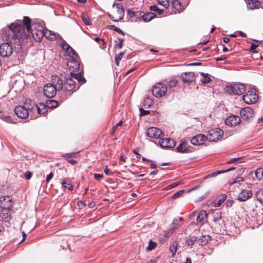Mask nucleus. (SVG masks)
<instances>
[{
  "instance_id": "nucleus-1",
  "label": "nucleus",
  "mask_w": 263,
  "mask_h": 263,
  "mask_svg": "<svg viewBox=\"0 0 263 263\" xmlns=\"http://www.w3.org/2000/svg\"><path fill=\"white\" fill-rule=\"evenodd\" d=\"M24 25L26 26L27 31L30 32L32 24H31V19L28 16L24 17L23 24L14 22L3 29V31L6 30V40L11 43L17 44L20 46L27 43L29 38L27 34Z\"/></svg>"
},
{
  "instance_id": "nucleus-2",
  "label": "nucleus",
  "mask_w": 263,
  "mask_h": 263,
  "mask_svg": "<svg viewBox=\"0 0 263 263\" xmlns=\"http://www.w3.org/2000/svg\"><path fill=\"white\" fill-rule=\"evenodd\" d=\"M30 31H31L33 38L37 42L41 41L45 35L43 26L38 23L32 24V28Z\"/></svg>"
},
{
  "instance_id": "nucleus-3",
  "label": "nucleus",
  "mask_w": 263,
  "mask_h": 263,
  "mask_svg": "<svg viewBox=\"0 0 263 263\" xmlns=\"http://www.w3.org/2000/svg\"><path fill=\"white\" fill-rule=\"evenodd\" d=\"M224 90L231 95H240L245 91L246 88L243 84H235L225 86Z\"/></svg>"
},
{
  "instance_id": "nucleus-4",
  "label": "nucleus",
  "mask_w": 263,
  "mask_h": 263,
  "mask_svg": "<svg viewBox=\"0 0 263 263\" xmlns=\"http://www.w3.org/2000/svg\"><path fill=\"white\" fill-rule=\"evenodd\" d=\"M8 42V41L7 40ZM14 44L13 43H11L9 42L7 43H4L0 45V55L3 57H8L10 56L13 53V48L12 45L10 44ZM18 46V48H21L22 46L18 45L17 44H15Z\"/></svg>"
},
{
  "instance_id": "nucleus-5",
  "label": "nucleus",
  "mask_w": 263,
  "mask_h": 263,
  "mask_svg": "<svg viewBox=\"0 0 263 263\" xmlns=\"http://www.w3.org/2000/svg\"><path fill=\"white\" fill-rule=\"evenodd\" d=\"M167 91V87L165 84L161 83L156 84L152 89V93L157 98H161L165 95Z\"/></svg>"
},
{
  "instance_id": "nucleus-6",
  "label": "nucleus",
  "mask_w": 263,
  "mask_h": 263,
  "mask_svg": "<svg viewBox=\"0 0 263 263\" xmlns=\"http://www.w3.org/2000/svg\"><path fill=\"white\" fill-rule=\"evenodd\" d=\"M223 132L220 128H217L209 130L208 136V140L210 141L215 142L221 139Z\"/></svg>"
},
{
  "instance_id": "nucleus-7",
  "label": "nucleus",
  "mask_w": 263,
  "mask_h": 263,
  "mask_svg": "<svg viewBox=\"0 0 263 263\" xmlns=\"http://www.w3.org/2000/svg\"><path fill=\"white\" fill-rule=\"evenodd\" d=\"M145 135L151 138L154 139H161L162 137L164 136L160 129L155 127H151L147 129Z\"/></svg>"
},
{
  "instance_id": "nucleus-8",
  "label": "nucleus",
  "mask_w": 263,
  "mask_h": 263,
  "mask_svg": "<svg viewBox=\"0 0 263 263\" xmlns=\"http://www.w3.org/2000/svg\"><path fill=\"white\" fill-rule=\"evenodd\" d=\"M243 100L246 104H254L258 100V95L253 91H248L243 96Z\"/></svg>"
},
{
  "instance_id": "nucleus-9",
  "label": "nucleus",
  "mask_w": 263,
  "mask_h": 263,
  "mask_svg": "<svg viewBox=\"0 0 263 263\" xmlns=\"http://www.w3.org/2000/svg\"><path fill=\"white\" fill-rule=\"evenodd\" d=\"M43 91L45 96L47 98H51L55 96L57 91H58L52 84L47 83L44 85Z\"/></svg>"
},
{
  "instance_id": "nucleus-10",
  "label": "nucleus",
  "mask_w": 263,
  "mask_h": 263,
  "mask_svg": "<svg viewBox=\"0 0 263 263\" xmlns=\"http://www.w3.org/2000/svg\"><path fill=\"white\" fill-rule=\"evenodd\" d=\"M76 82L70 77L66 78L63 84V88L67 91H73L76 90Z\"/></svg>"
},
{
  "instance_id": "nucleus-11",
  "label": "nucleus",
  "mask_w": 263,
  "mask_h": 263,
  "mask_svg": "<svg viewBox=\"0 0 263 263\" xmlns=\"http://www.w3.org/2000/svg\"><path fill=\"white\" fill-rule=\"evenodd\" d=\"M208 140V137L203 134H198L193 136L191 139V142L194 145H202Z\"/></svg>"
},
{
  "instance_id": "nucleus-12",
  "label": "nucleus",
  "mask_w": 263,
  "mask_h": 263,
  "mask_svg": "<svg viewBox=\"0 0 263 263\" xmlns=\"http://www.w3.org/2000/svg\"><path fill=\"white\" fill-rule=\"evenodd\" d=\"M51 84L56 88L58 91L62 90L63 88V82L62 79L58 76H52Z\"/></svg>"
},
{
  "instance_id": "nucleus-13",
  "label": "nucleus",
  "mask_w": 263,
  "mask_h": 263,
  "mask_svg": "<svg viewBox=\"0 0 263 263\" xmlns=\"http://www.w3.org/2000/svg\"><path fill=\"white\" fill-rule=\"evenodd\" d=\"M16 115L22 119H26L28 117L29 111L24 106H17L14 109Z\"/></svg>"
},
{
  "instance_id": "nucleus-14",
  "label": "nucleus",
  "mask_w": 263,
  "mask_h": 263,
  "mask_svg": "<svg viewBox=\"0 0 263 263\" xmlns=\"http://www.w3.org/2000/svg\"><path fill=\"white\" fill-rule=\"evenodd\" d=\"M78 58H71L67 63V66L70 70V72H78L80 70V66L79 61L77 60Z\"/></svg>"
},
{
  "instance_id": "nucleus-15",
  "label": "nucleus",
  "mask_w": 263,
  "mask_h": 263,
  "mask_svg": "<svg viewBox=\"0 0 263 263\" xmlns=\"http://www.w3.org/2000/svg\"><path fill=\"white\" fill-rule=\"evenodd\" d=\"M61 46L64 50L71 58H79L77 52L65 41H63Z\"/></svg>"
},
{
  "instance_id": "nucleus-16",
  "label": "nucleus",
  "mask_w": 263,
  "mask_h": 263,
  "mask_svg": "<svg viewBox=\"0 0 263 263\" xmlns=\"http://www.w3.org/2000/svg\"><path fill=\"white\" fill-rule=\"evenodd\" d=\"M240 118L239 116L231 115L227 117L225 120L226 124L230 126H235L239 123Z\"/></svg>"
},
{
  "instance_id": "nucleus-17",
  "label": "nucleus",
  "mask_w": 263,
  "mask_h": 263,
  "mask_svg": "<svg viewBox=\"0 0 263 263\" xmlns=\"http://www.w3.org/2000/svg\"><path fill=\"white\" fill-rule=\"evenodd\" d=\"M12 206L11 199L9 196H2L0 197V208L11 209Z\"/></svg>"
},
{
  "instance_id": "nucleus-18",
  "label": "nucleus",
  "mask_w": 263,
  "mask_h": 263,
  "mask_svg": "<svg viewBox=\"0 0 263 263\" xmlns=\"http://www.w3.org/2000/svg\"><path fill=\"white\" fill-rule=\"evenodd\" d=\"M240 114L242 119L247 120L253 117L254 111L251 108L247 107L242 108Z\"/></svg>"
},
{
  "instance_id": "nucleus-19",
  "label": "nucleus",
  "mask_w": 263,
  "mask_h": 263,
  "mask_svg": "<svg viewBox=\"0 0 263 263\" xmlns=\"http://www.w3.org/2000/svg\"><path fill=\"white\" fill-rule=\"evenodd\" d=\"M159 144L162 148H170L174 147L175 145V141L169 138L162 139L159 140Z\"/></svg>"
},
{
  "instance_id": "nucleus-20",
  "label": "nucleus",
  "mask_w": 263,
  "mask_h": 263,
  "mask_svg": "<svg viewBox=\"0 0 263 263\" xmlns=\"http://www.w3.org/2000/svg\"><path fill=\"white\" fill-rule=\"evenodd\" d=\"M113 7H115L117 11L115 15L116 16V22H118L123 18L124 11L123 7L119 4H114Z\"/></svg>"
},
{
  "instance_id": "nucleus-21",
  "label": "nucleus",
  "mask_w": 263,
  "mask_h": 263,
  "mask_svg": "<svg viewBox=\"0 0 263 263\" xmlns=\"http://www.w3.org/2000/svg\"><path fill=\"white\" fill-rule=\"evenodd\" d=\"M252 196V193L251 191L242 190L238 196V200L240 201H245Z\"/></svg>"
},
{
  "instance_id": "nucleus-22",
  "label": "nucleus",
  "mask_w": 263,
  "mask_h": 263,
  "mask_svg": "<svg viewBox=\"0 0 263 263\" xmlns=\"http://www.w3.org/2000/svg\"><path fill=\"white\" fill-rule=\"evenodd\" d=\"M195 76L194 72H187L182 73L181 77L182 82L183 83H187L191 82L193 81Z\"/></svg>"
},
{
  "instance_id": "nucleus-23",
  "label": "nucleus",
  "mask_w": 263,
  "mask_h": 263,
  "mask_svg": "<svg viewBox=\"0 0 263 263\" xmlns=\"http://www.w3.org/2000/svg\"><path fill=\"white\" fill-rule=\"evenodd\" d=\"M127 13L129 17L133 18L135 21H137L138 19H140L141 17V14L143 12L139 11H134L132 10L128 9Z\"/></svg>"
},
{
  "instance_id": "nucleus-24",
  "label": "nucleus",
  "mask_w": 263,
  "mask_h": 263,
  "mask_svg": "<svg viewBox=\"0 0 263 263\" xmlns=\"http://www.w3.org/2000/svg\"><path fill=\"white\" fill-rule=\"evenodd\" d=\"M44 36L51 41H54L59 37V34L48 29H44Z\"/></svg>"
},
{
  "instance_id": "nucleus-25",
  "label": "nucleus",
  "mask_w": 263,
  "mask_h": 263,
  "mask_svg": "<svg viewBox=\"0 0 263 263\" xmlns=\"http://www.w3.org/2000/svg\"><path fill=\"white\" fill-rule=\"evenodd\" d=\"M208 216V214L205 211H200L196 218V221L198 223L202 225L206 221Z\"/></svg>"
},
{
  "instance_id": "nucleus-26",
  "label": "nucleus",
  "mask_w": 263,
  "mask_h": 263,
  "mask_svg": "<svg viewBox=\"0 0 263 263\" xmlns=\"http://www.w3.org/2000/svg\"><path fill=\"white\" fill-rule=\"evenodd\" d=\"M177 151L180 153H187L190 152L189 145L185 141L181 142L176 148Z\"/></svg>"
},
{
  "instance_id": "nucleus-27",
  "label": "nucleus",
  "mask_w": 263,
  "mask_h": 263,
  "mask_svg": "<svg viewBox=\"0 0 263 263\" xmlns=\"http://www.w3.org/2000/svg\"><path fill=\"white\" fill-rule=\"evenodd\" d=\"M81 71L79 70L78 72H70L71 77L72 79H75L78 82H82V83H84L86 82L85 78L81 73Z\"/></svg>"
},
{
  "instance_id": "nucleus-28",
  "label": "nucleus",
  "mask_w": 263,
  "mask_h": 263,
  "mask_svg": "<svg viewBox=\"0 0 263 263\" xmlns=\"http://www.w3.org/2000/svg\"><path fill=\"white\" fill-rule=\"evenodd\" d=\"M247 8L248 10H253L257 9L259 5L258 0H247Z\"/></svg>"
},
{
  "instance_id": "nucleus-29",
  "label": "nucleus",
  "mask_w": 263,
  "mask_h": 263,
  "mask_svg": "<svg viewBox=\"0 0 263 263\" xmlns=\"http://www.w3.org/2000/svg\"><path fill=\"white\" fill-rule=\"evenodd\" d=\"M211 240V237L208 235H202L200 237L198 236L197 243L201 246L206 245Z\"/></svg>"
},
{
  "instance_id": "nucleus-30",
  "label": "nucleus",
  "mask_w": 263,
  "mask_h": 263,
  "mask_svg": "<svg viewBox=\"0 0 263 263\" xmlns=\"http://www.w3.org/2000/svg\"><path fill=\"white\" fill-rule=\"evenodd\" d=\"M36 104L34 103L31 99H28L24 103V107L27 109V110L31 111L35 110Z\"/></svg>"
},
{
  "instance_id": "nucleus-31",
  "label": "nucleus",
  "mask_w": 263,
  "mask_h": 263,
  "mask_svg": "<svg viewBox=\"0 0 263 263\" xmlns=\"http://www.w3.org/2000/svg\"><path fill=\"white\" fill-rule=\"evenodd\" d=\"M10 209L2 208L0 215L2 218L6 221L10 219L11 214L10 213Z\"/></svg>"
},
{
  "instance_id": "nucleus-32",
  "label": "nucleus",
  "mask_w": 263,
  "mask_h": 263,
  "mask_svg": "<svg viewBox=\"0 0 263 263\" xmlns=\"http://www.w3.org/2000/svg\"><path fill=\"white\" fill-rule=\"evenodd\" d=\"M37 113L40 115H45L47 111V107L44 103H40L36 105V109Z\"/></svg>"
},
{
  "instance_id": "nucleus-33",
  "label": "nucleus",
  "mask_w": 263,
  "mask_h": 263,
  "mask_svg": "<svg viewBox=\"0 0 263 263\" xmlns=\"http://www.w3.org/2000/svg\"><path fill=\"white\" fill-rule=\"evenodd\" d=\"M155 17H156V15L155 14V13L151 12L145 13H143L141 14V17L142 18V20L145 22H148L151 21Z\"/></svg>"
},
{
  "instance_id": "nucleus-34",
  "label": "nucleus",
  "mask_w": 263,
  "mask_h": 263,
  "mask_svg": "<svg viewBox=\"0 0 263 263\" xmlns=\"http://www.w3.org/2000/svg\"><path fill=\"white\" fill-rule=\"evenodd\" d=\"M234 169V167H232V168H228V169H227V170H219V171H217L216 172H213V173H211L209 174H208L205 177V179L206 178H211V177H216L217 175L220 174H222V173H226V172H228Z\"/></svg>"
},
{
  "instance_id": "nucleus-35",
  "label": "nucleus",
  "mask_w": 263,
  "mask_h": 263,
  "mask_svg": "<svg viewBox=\"0 0 263 263\" xmlns=\"http://www.w3.org/2000/svg\"><path fill=\"white\" fill-rule=\"evenodd\" d=\"M197 239L198 236L195 235H190L188 238H186L185 243L186 245L189 246H192L195 243V242H197Z\"/></svg>"
},
{
  "instance_id": "nucleus-36",
  "label": "nucleus",
  "mask_w": 263,
  "mask_h": 263,
  "mask_svg": "<svg viewBox=\"0 0 263 263\" xmlns=\"http://www.w3.org/2000/svg\"><path fill=\"white\" fill-rule=\"evenodd\" d=\"M46 105L47 108H54L59 106V103L57 101L54 100H48L46 102Z\"/></svg>"
},
{
  "instance_id": "nucleus-37",
  "label": "nucleus",
  "mask_w": 263,
  "mask_h": 263,
  "mask_svg": "<svg viewBox=\"0 0 263 263\" xmlns=\"http://www.w3.org/2000/svg\"><path fill=\"white\" fill-rule=\"evenodd\" d=\"M62 186L68 189V190L71 191L73 190V186L71 184V182L68 179H65L62 182Z\"/></svg>"
},
{
  "instance_id": "nucleus-38",
  "label": "nucleus",
  "mask_w": 263,
  "mask_h": 263,
  "mask_svg": "<svg viewBox=\"0 0 263 263\" xmlns=\"http://www.w3.org/2000/svg\"><path fill=\"white\" fill-rule=\"evenodd\" d=\"M201 75L202 76V78H201L200 81L202 83L207 84L211 81V79L209 74L202 72L201 73Z\"/></svg>"
},
{
  "instance_id": "nucleus-39",
  "label": "nucleus",
  "mask_w": 263,
  "mask_h": 263,
  "mask_svg": "<svg viewBox=\"0 0 263 263\" xmlns=\"http://www.w3.org/2000/svg\"><path fill=\"white\" fill-rule=\"evenodd\" d=\"M257 200L260 203H263V189H261L257 191L255 195Z\"/></svg>"
},
{
  "instance_id": "nucleus-40",
  "label": "nucleus",
  "mask_w": 263,
  "mask_h": 263,
  "mask_svg": "<svg viewBox=\"0 0 263 263\" xmlns=\"http://www.w3.org/2000/svg\"><path fill=\"white\" fill-rule=\"evenodd\" d=\"M0 118L5 122L10 124H15V121L9 116H0Z\"/></svg>"
},
{
  "instance_id": "nucleus-41",
  "label": "nucleus",
  "mask_w": 263,
  "mask_h": 263,
  "mask_svg": "<svg viewBox=\"0 0 263 263\" xmlns=\"http://www.w3.org/2000/svg\"><path fill=\"white\" fill-rule=\"evenodd\" d=\"M227 196L226 194H223L221 198L216 200L214 202V205L215 207L219 206L227 199Z\"/></svg>"
},
{
  "instance_id": "nucleus-42",
  "label": "nucleus",
  "mask_w": 263,
  "mask_h": 263,
  "mask_svg": "<svg viewBox=\"0 0 263 263\" xmlns=\"http://www.w3.org/2000/svg\"><path fill=\"white\" fill-rule=\"evenodd\" d=\"M255 177L258 180H261L263 177V168H258L255 172Z\"/></svg>"
},
{
  "instance_id": "nucleus-43",
  "label": "nucleus",
  "mask_w": 263,
  "mask_h": 263,
  "mask_svg": "<svg viewBox=\"0 0 263 263\" xmlns=\"http://www.w3.org/2000/svg\"><path fill=\"white\" fill-rule=\"evenodd\" d=\"M149 10L151 11H153L155 12L158 13L159 14H162L164 11L163 9H159L157 6L156 5H152L149 7Z\"/></svg>"
},
{
  "instance_id": "nucleus-44",
  "label": "nucleus",
  "mask_w": 263,
  "mask_h": 263,
  "mask_svg": "<svg viewBox=\"0 0 263 263\" xmlns=\"http://www.w3.org/2000/svg\"><path fill=\"white\" fill-rule=\"evenodd\" d=\"M177 249V244L176 242H173L172 244L170 246V250L172 254V256H174Z\"/></svg>"
},
{
  "instance_id": "nucleus-45",
  "label": "nucleus",
  "mask_w": 263,
  "mask_h": 263,
  "mask_svg": "<svg viewBox=\"0 0 263 263\" xmlns=\"http://www.w3.org/2000/svg\"><path fill=\"white\" fill-rule=\"evenodd\" d=\"M181 184H182V182L181 181H177V182H173V183H171V184H170L169 185L165 187L164 190H171L173 188H174V187L177 186L178 185H179Z\"/></svg>"
},
{
  "instance_id": "nucleus-46",
  "label": "nucleus",
  "mask_w": 263,
  "mask_h": 263,
  "mask_svg": "<svg viewBox=\"0 0 263 263\" xmlns=\"http://www.w3.org/2000/svg\"><path fill=\"white\" fill-rule=\"evenodd\" d=\"M158 3L165 9L168 8L170 6L169 0H158Z\"/></svg>"
},
{
  "instance_id": "nucleus-47",
  "label": "nucleus",
  "mask_w": 263,
  "mask_h": 263,
  "mask_svg": "<svg viewBox=\"0 0 263 263\" xmlns=\"http://www.w3.org/2000/svg\"><path fill=\"white\" fill-rule=\"evenodd\" d=\"M109 29L117 32L118 33L124 35V32L119 28L117 27L115 25H110L109 27Z\"/></svg>"
},
{
  "instance_id": "nucleus-48",
  "label": "nucleus",
  "mask_w": 263,
  "mask_h": 263,
  "mask_svg": "<svg viewBox=\"0 0 263 263\" xmlns=\"http://www.w3.org/2000/svg\"><path fill=\"white\" fill-rule=\"evenodd\" d=\"M81 18L83 22L86 25H90L89 18L87 15H85L84 13H83L81 15Z\"/></svg>"
},
{
  "instance_id": "nucleus-49",
  "label": "nucleus",
  "mask_w": 263,
  "mask_h": 263,
  "mask_svg": "<svg viewBox=\"0 0 263 263\" xmlns=\"http://www.w3.org/2000/svg\"><path fill=\"white\" fill-rule=\"evenodd\" d=\"M157 246V243L155 242L150 240L148 243V245L146 248L148 251H151L154 249Z\"/></svg>"
},
{
  "instance_id": "nucleus-50",
  "label": "nucleus",
  "mask_w": 263,
  "mask_h": 263,
  "mask_svg": "<svg viewBox=\"0 0 263 263\" xmlns=\"http://www.w3.org/2000/svg\"><path fill=\"white\" fill-rule=\"evenodd\" d=\"M242 158H235L231 159L228 163H240L243 162Z\"/></svg>"
},
{
  "instance_id": "nucleus-51",
  "label": "nucleus",
  "mask_w": 263,
  "mask_h": 263,
  "mask_svg": "<svg viewBox=\"0 0 263 263\" xmlns=\"http://www.w3.org/2000/svg\"><path fill=\"white\" fill-rule=\"evenodd\" d=\"M117 41L118 42V43H117V41H115V46L118 47L119 49H121L123 47V44L124 40V39L118 38Z\"/></svg>"
},
{
  "instance_id": "nucleus-52",
  "label": "nucleus",
  "mask_w": 263,
  "mask_h": 263,
  "mask_svg": "<svg viewBox=\"0 0 263 263\" xmlns=\"http://www.w3.org/2000/svg\"><path fill=\"white\" fill-rule=\"evenodd\" d=\"M153 103V101L152 99L149 98H146V99H145L143 101V105L144 106H148L149 107Z\"/></svg>"
},
{
  "instance_id": "nucleus-53",
  "label": "nucleus",
  "mask_w": 263,
  "mask_h": 263,
  "mask_svg": "<svg viewBox=\"0 0 263 263\" xmlns=\"http://www.w3.org/2000/svg\"><path fill=\"white\" fill-rule=\"evenodd\" d=\"M172 5L174 8L179 10L181 9V3L176 0L173 1L172 3Z\"/></svg>"
},
{
  "instance_id": "nucleus-54",
  "label": "nucleus",
  "mask_w": 263,
  "mask_h": 263,
  "mask_svg": "<svg viewBox=\"0 0 263 263\" xmlns=\"http://www.w3.org/2000/svg\"><path fill=\"white\" fill-rule=\"evenodd\" d=\"M243 181V179L242 177H238L235 178L231 183V185H233L234 184H235L236 183H240L241 182Z\"/></svg>"
},
{
  "instance_id": "nucleus-55",
  "label": "nucleus",
  "mask_w": 263,
  "mask_h": 263,
  "mask_svg": "<svg viewBox=\"0 0 263 263\" xmlns=\"http://www.w3.org/2000/svg\"><path fill=\"white\" fill-rule=\"evenodd\" d=\"M184 190H180V191H179L178 192H177L176 193H175L172 196V198L174 199V198H178L179 197H180L182 195L183 193H184Z\"/></svg>"
},
{
  "instance_id": "nucleus-56",
  "label": "nucleus",
  "mask_w": 263,
  "mask_h": 263,
  "mask_svg": "<svg viewBox=\"0 0 263 263\" xmlns=\"http://www.w3.org/2000/svg\"><path fill=\"white\" fill-rule=\"evenodd\" d=\"M177 84V81L175 80H170L168 82V86L170 88H173L176 86Z\"/></svg>"
},
{
  "instance_id": "nucleus-57",
  "label": "nucleus",
  "mask_w": 263,
  "mask_h": 263,
  "mask_svg": "<svg viewBox=\"0 0 263 263\" xmlns=\"http://www.w3.org/2000/svg\"><path fill=\"white\" fill-rule=\"evenodd\" d=\"M258 45L252 44L251 45L250 51L251 53H257V51L255 49L258 47Z\"/></svg>"
},
{
  "instance_id": "nucleus-58",
  "label": "nucleus",
  "mask_w": 263,
  "mask_h": 263,
  "mask_svg": "<svg viewBox=\"0 0 263 263\" xmlns=\"http://www.w3.org/2000/svg\"><path fill=\"white\" fill-rule=\"evenodd\" d=\"M139 110H140V115L141 116L147 115L148 114H149V111L144 110V109H142L141 108H140Z\"/></svg>"
},
{
  "instance_id": "nucleus-59",
  "label": "nucleus",
  "mask_w": 263,
  "mask_h": 263,
  "mask_svg": "<svg viewBox=\"0 0 263 263\" xmlns=\"http://www.w3.org/2000/svg\"><path fill=\"white\" fill-rule=\"evenodd\" d=\"M103 177V175L102 174H94V178L97 180H100L102 179Z\"/></svg>"
},
{
  "instance_id": "nucleus-60",
  "label": "nucleus",
  "mask_w": 263,
  "mask_h": 263,
  "mask_svg": "<svg viewBox=\"0 0 263 263\" xmlns=\"http://www.w3.org/2000/svg\"><path fill=\"white\" fill-rule=\"evenodd\" d=\"M77 205L79 209H82L85 205V204L83 201L80 200L77 202Z\"/></svg>"
},
{
  "instance_id": "nucleus-61",
  "label": "nucleus",
  "mask_w": 263,
  "mask_h": 263,
  "mask_svg": "<svg viewBox=\"0 0 263 263\" xmlns=\"http://www.w3.org/2000/svg\"><path fill=\"white\" fill-rule=\"evenodd\" d=\"M24 176L27 180H29L32 176V174L30 172H26L24 173Z\"/></svg>"
},
{
  "instance_id": "nucleus-62",
  "label": "nucleus",
  "mask_w": 263,
  "mask_h": 263,
  "mask_svg": "<svg viewBox=\"0 0 263 263\" xmlns=\"http://www.w3.org/2000/svg\"><path fill=\"white\" fill-rule=\"evenodd\" d=\"M5 232L4 228L0 224V238L2 239L3 237L4 233Z\"/></svg>"
},
{
  "instance_id": "nucleus-63",
  "label": "nucleus",
  "mask_w": 263,
  "mask_h": 263,
  "mask_svg": "<svg viewBox=\"0 0 263 263\" xmlns=\"http://www.w3.org/2000/svg\"><path fill=\"white\" fill-rule=\"evenodd\" d=\"M234 203V201L232 200L229 199L226 202V206L227 207H231Z\"/></svg>"
},
{
  "instance_id": "nucleus-64",
  "label": "nucleus",
  "mask_w": 263,
  "mask_h": 263,
  "mask_svg": "<svg viewBox=\"0 0 263 263\" xmlns=\"http://www.w3.org/2000/svg\"><path fill=\"white\" fill-rule=\"evenodd\" d=\"M53 175L51 172L49 175H48L46 177V181L49 182L52 178H53Z\"/></svg>"
}]
</instances>
